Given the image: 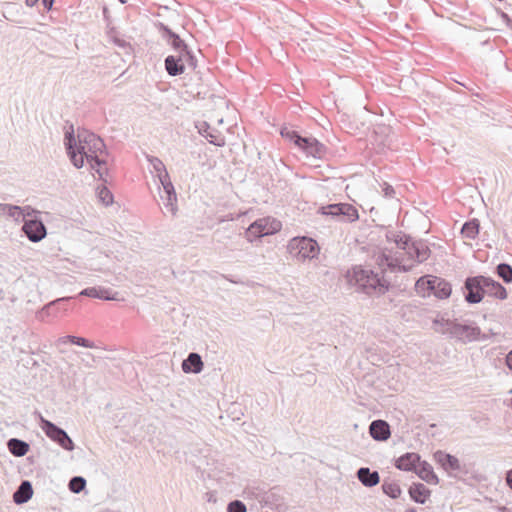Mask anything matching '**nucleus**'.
<instances>
[{
  "instance_id": "f257e3e1",
  "label": "nucleus",
  "mask_w": 512,
  "mask_h": 512,
  "mask_svg": "<svg viewBox=\"0 0 512 512\" xmlns=\"http://www.w3.org/2000/svg\"><path fill=\"white\" fill-rule=\"evenodd\" d=\"M64 146L75 168H82L85 161H87L90 169L98 175L99 180L107 182L104 177L107 174V168H102L103 165H106V160L100 156L103 154L107 155L108 151L104 141L99 136L90 132L83 138L79 135V140L77 141L74 130L71 128L70 131L65 132Z\"/></svg>"
},
{
  "instance_id": "f03ea898",
  "label": "nucleus",
  "mask_w": 512,
  "mask_h": 512,
  "mask_svg": "<svg viewBox=\"0 0 512 512\" xmlns=\"http://www.w3.org/2000/svg\"><path fill=\"white\" fill-rule=\"evenodd\" d=\"M376 263L382 269L381 274L371 269L356 266L353 268V274L349 280L351 284L357 286L358 290L366 295L374 294L381 296L390 290L391 283L384 278L385 270H390L391 272L396 270L408 271V268L400 266L396 259L384 252L377 256Z\"/></svg>"
},
{
  "instance_id": "7ed1b4c3",
  "label": "nucleus",
  "mask_w": 512,
  "mask_h": 512,
  "mask_svg": "<svg viewBox=\"0 0 512 512\" xmlns=\"http://www.w3.org/2000/svg\"><path fill=\"white\" fill-rule=\"evenodd\" d=\"M280 136L307 157L322 159L327 153V147L312 135H301L299 131L288 123L279 127Z\"/></svg>"
},
{
  "instance_id": "20e7f679",
  "label": "nucleus",
  "mask_w": 512,
  "mask_h": 512,
  "mask_svg": "<svg viewBox=\"0 0 512 512\" xmlns=\"http://www.w3.org/2000/svg\"><path fill=\"white\" fill-rule=\"evenodd\" d=\"M448 336L462 344H468L476 341H485L488 339V336L482 333L480 327L475 321H459L456 318L453 319V324L450 328Z\"/></svg>"
},
{
  "instance_id": "39448f33",
  "label": "nucleus",
  "mask_w": 512,
  "mask_h": 512,
  "mask_svg": "<svg viewBox=\"0 0 512 512\" xmlns=\"http://www.w3.org/2000/svg\"><path fill=\"white\" fill-rule=\"evenodd\" d=\"M415 286L417 290H421L441 300L449 298L452 293L451 283L444 278L434 275L419 277Z\"/></svg>"
},
{
  "instance_id": "423d86ee",
  "label": "nucleus",
  "mask_w": 512,
  "mask_h": 512,
  "mask_svg": "<svg viewBox=\"0 0 512 512\" xmlns=\"http://www.w3.org/2000/svg\"><path fill=\"white\" fill-rule=\"evenodd\" d=\"M461 290L466 303L470 305L481 303L486 296V275L466 277Z\"/></svg>"
},
{
  "instance_id": "0eeeda50",
  "label": "nucleus",
  "mask_w": 512,
  "mask_h": 512,
  "mask_svg": "<svg viewBox=\"0 0 512 512\" xmlns=\"http://www.w3.org/2000/svg\"><path fill=\"white\" fill-rule=\"evenodd\" d=\"M317 213L339 222L352 223L359 219L357 208L350 203L339 202L323 205L318 208Z\"/></svg>"
},
{
  "instance_id": "6e6552de",
  "label": "nucleus",
  "mask_w": 512,
  "mask_h": 512,
  "mask_svg": "<svg viewBox=\"0 0 512 512\" xmlns=\"http://www.w3.org/2000/svg\"><path fill=\"white\" fill-rule=\"evenodd\" d=\"M288 250L298 260H311L318 256L320 247L316 240L310 237H294L289 241Z\"/></svg>"
},
{
  "instance_id": "1a4fd4ad",
  "label": "nucleus",
  "mask_w": 512,
  "mask_h": 512,
  "mask_svg": "<svg viewBox=\"0 0 512 512\" xmlns=\"http://www.w3.org/2000/svg\"><path fill=\"white\" fill-rule=\"evenodd\" d=\"M41 428L47 437L57 443L64 450L72 451L74 449V442L64 429L43 417H41Z\"/></svg>"
},
{
  "instance_id": "9d476101",
  "label": "nucleus",
  "mask_w": 512,
  "mask_h": 512,
  "mask_svg": "<svg viewBox=\"0 0 512 512\" xmlns=\"http://www.w3.org/2000/svg\"><path fill=\"white\" fill-rule=\"evenodd\" d=\"M153 25L160 33L162 39L174 52L177 53V55H182L190 48L180 35L174 32L168 25L161 21H154Z\"/></svg>"
},
{
  "instance_id": "9b49d317",
  "label": "nucleus",
  "mask_w": 512,
  "mask_h": 512,
  "mask_svg": "<svg viewBox=\"0 0 512 512\" xmlns=\"http://www.w3.org/2000/svg\"><path fill=\"white\" fill-rule=\"evenodd\" d=\"M21 231L27 239L33 243L40 242L47 235V228L38 215H34L32 218L25 220Z\"/></svg>"
},
{
  "instance_id": "f8f14e48",
  "label": "nucleus",
  "mask_w": 512,
  "mask_h": 512,
  "mask_svg": "<svg viewBox=\"0 0 512 512\" xmlns=\"http://www.w3.org/2000/svg\"><path fill=\"white\" fill-rule=\"evenodd\" d=\"M433 459L449 475H453L454 473L461 471L459 459L450 453L437 450L433 453Z\"/></svg>"
},
{
  "instance_id": "ddd939ff",
  "label": "nucleus",
  "mask_w": 512,
  "mask_h": 512,
  "mask_svg": "<svg viewBox=\"0 0 512 512\" xmlns=\"http://www.w3.org/2000/svg\"><path fill=\"white\" fill-rule=\"evenodd\" d=\"M76 300V296L57 298L44 305L40 311V315L45 314L46 316H55L59 312H67L70 309L71 304L75 303Z\"/></svg>"
},
{
  "instance_id": "4468645a",
  "label": "nucleus",
  "mask_w": 512,
  "mask_h": 512,
  "mask_svg": "<svg viewBox=\"0 0 512 512\" xmlns=\"http://www.w3.org/2000/svg\"><path fill=\"white\" fill-rule=\"evenodd\" d=\"M160 183V198L164 201V204L167 208L170 209L171 212L176 211V203H177V194L174 188V185L170 179V176L165 177L162 180H159Z\"/></svg>"
},
{
  "instance_id": "2eb2a0df",
  "label": "nucleus",
  "mask_w": 512,
  "mask_h": 512,
  "mask_svg": "<svg viewBox=\"0 0 512 512\" xmlns=\"http://www.w3.org/2000/svg\"><path fill=\"white\" fill-rule=\"evenodd\" d=\"M269 218H260L252 222L245 230V238L248 242L253 243L268 236L267 225Z\"/></svg>"
},
{
  "instance_id": "dca6fc26",
  "label": "nucleus",
  "mask_w": 512,
  "mask_h": 512,
  "mask_svg": "<svg viewBox=\"0 0 512 512\" xmlns=\"http://www.w3.org/2000/svg\"><path fill=\"white\" fill-rule=\"evenodd\" d=\"M407 254L418 263H423L428 260L431 255L429 243L424 239H413Z\"/></svg>"
},
{
  "instance_id": "f3484780",
  "label": "nucleus",
  "mask_w": 512,
  "mask_h": 512,
  "mask_svg": "<svg viewBox=\"0 0 512 512\" xmlns=\"http://www.w3.org/2000/svg\"><path fill=\"white\" fill-rule=\"evenodd\" d=\"M198 132L203 136L210 144L217 147H223L225 145L224 136L216 129L211 128L210 125L203 121L198 126Z\"/></svg>"
},
{
  "instance_id": "a211bd4d",
  "label": "nucleus",
  "mask_w": 512,
  "mask_h": 512,
  "mask_svg": "<svg viewBox=\"0 0 512 512\" xmlns=\"http://www.w3.org/2000/svg\"><path fill=\"white\" fill-rule=\"evenodd\" d=\"M421 457L418 453L407 452L395 460L394 466L402 471H414L417 469Z\"/></svg>"
},
{
  "instance_id": "6ab92c4d",
  "label": "nucleus",
  "mask_w": 512,
  "mask_h": 512,
  "mask_svg": "<svg viewBox=\"0 0 512 512\" xmlns=\"http://www.w3.org/2000/svg\"><path fill=\"white\" fill-rule=\"evenodd\" d=\"M164 67L171 77L180 76L185 72L186 66L182 55H168L164 59Z\"/></svg>"
},
{
  "instance_id": "aec40b11",
  "label": "nucleus",
  "mask_w": 512,
  "mask_h": 512,
  "mask_svg": "<svg viewBox=\"0 0 512 512\" xmlns=\"http://www.w3.org/2000/svg\"><path fill=\"white\" fill-rule=\"evenodd\" d=\"M370 436L376 441H386L390 435V426L385 420L377 419L369 425Z\"/></svg>"
},
{
  "instance_id": "412c9836",
  "label": "nucleus",
  "mask_w": 512,
  "mask_h": 512,
  "mask_svg": "<svg viewBox=\"0 0 512 512\" xmlns=\"http://www.w3.org/2000/svg\"><path fill=\"white\" fill-rule=\"evenodd\" d=\"M356 476L360 483L367 488L375 487L380 483L379 472L371 470L369 467H360L356 472Z\"/></svg>"
},
{
  "instance_id": "4be33fe9",
  "label": "nucleus",
  "mask_w": 512,
  "mask_h": 512,
  "mask_svg": "<svg viewBox=\"0 0 512 512\" xmlns=\"http://www.w3.org/2000/svg\"><path fill=\"white\" fill-rule=\"evenodd\" d=\"M408 493L410 498L418 504H425L431 495L430 489L420 482L412 483L408 489Z\"/></svg>"
},
{
  "instance_id": "5701e85b",
  "label": "nucleus",
  "mask_w": 512,
  "mask_h": 512,
  "mask_svg": "<svg viewBox=\"0 0 512 512\" xmlns=\"http://www.w3.org/2000/svg\"><path fill=\"white\" fill-rule=\"evenodd\" d=\"M506 288L497 280L490 276H486V296L505 300L507 298Z\"/></svg>"
},
{
  "instance_id": "b1692460",
  "label": "nucleus",
  "mask_w": 512,
  "mask_h": 512,
  "mask_svg": "<svg viewBox=\"0 0 512 512\" xmlns=\"http://www.w3.org/2000/svg\"><path fill=\"white\" fill-rule=\"evenodd\" d=\"M415 473L428 484L437 485L439 478L435 474L433 467L427 461H420Z\"/></svg>"
},
{
  "instance_id": "393cba45",
  "label": "nucleus",
  "mask_w": 512,
  "mask_h": 512,
  "mask_svg": "<svg viewBox=\"0 0 512 512\" xmlns=\"http://www.w3.org/2000/svg\"><path fill=\"white\" fill-rule=\"evenodd\" d=\"M203 361L201 356L196 352L188 354L187 358L182 362V369L185 373H200L203 369Z\"/></svg>"
},
{
  "instance_id": "a878e982",
  "label": "nucleus",
  "mask_w": 512,
  "mask_h": 512,
  "mask_svg": "<svg viewBox=\"0 0 512 512\" xmlns=\"http://www.w3.org/2000/svg\"><path fill=\"white\" fill-rule=\"evenodd\" d=\"M33 496V487L30 481L23 480L13 494V500L16 504H24Z\"/></svg>"
},
{
  "instance_id": "bb28decb",
  "label": "nucleus",
  "mask_w": 512,
  "mask_h": 512,
  "mask_svg": "<svg viewBox=\"0 0 512 512\" xmlns=\"http://www.w3.org/2000/svg\"><path fill=\"white\" fill-rule=\"evenodd\" d=\"M82 296L90 297L93 299L100 300H112L114 299L112 296V292L110 289L103 287H88L83 289L80 293L76 295V298H80Z\"/></svg>"
},
{
  "instance_id": "cd10ccee",
  "label": "nucleus",
  "mask_w": 512,
  "mask_h": 512,
  "mask_svg": "<svg viewBox=\"0 0 512 512\" xmlns=\"http://www.w3.org/2000/svg\"><path fill=\"white\" fill-rule=\"evenodd\" d=\"M480 232V221L477 218H471L465 221L461 227L460 234L467 239L475 240Z\"/></svg>"
},
{
  "instance_id": "c85d7f7f",
  "label": "nucleus",
  "mask_w": 512,
  "mask_h": 512,
  "mask_svg": "<svg viewBox=\"0 0 512 512\" xmlns=\"http://www.w3.org/2000/svg\"><path fill=\"white\" fill-rule=\"evenodd\" d=\"M106 35L109 41H111L115 46L124 49L126 53L133 51L132 45L128 41L120 37L116 27L109 26V28L106 29Z\"/></svg>"
},
{
  "instance_id": "c756f323",
  "label": "nucleus",
  "mask_w": 512,
  "mask_h": 512,
  "mask_svg": "<svg viewBox=\"0 0 512 512\" xmlns=\"http://www.w3.org/2000/svg\"><path fill=\"white\" fill-rule=\"evenodd\" d=\"M7 448L12 455L16 457H22L27 454L30 446L24 440L18 438H11L7 442Z\"/></svg>"
},
{
  "instance_id": "7c9ffc66",
  "label": "nucleus",
  "mask_w": 512,
  "mask_h": 512,
  "mask_svg": "<svg viewBox=\"0 0 512 512\" xmlns=\"http://www.w3.org/2000/svg\"><path fill=\"white\" fill-rule=\"evenodd\" d=\"M73 344L84 348H94L95 344L89 339L75 335H66L57 339L58 345Z\"/></svg>"
},
{
  "instance_id": "2f4dec72",
  "label": "nucleus",
  "mask_w": 512,
  "mask_h": 512,
  "mask_svg": "<svg viewBox=\"0 0 512 512\" xmlns=\"http://www.w3.org/2000/svg\"><path fill=\"white\" fill-rule=\"evenodd\" d=\"M147 160L152 166L158 181L164 179L165 177L170 176L166 169V166L164 165L161 159L155 156H148Z\"/></svg>"
},
{
  "instance_id": "473e14b6",
  "label": "nucleus",
  "mask_w": 512,
  "mask_h": 512,
  "mask_svg": "<svg viewBox=\"0 0 512 512\" xmlns=\"http://www.w3.org/2000/svg\"><path fill=\"white\" fill-rule=\"evenodd\" d=\"M0 213L13 218L17 222L20 221L21 216H23V210L21 209V206L7 203L0 204Z\"/></svg>"
},
{
  "instance_id": "72a5a7b5",
  "label": "nucleus",
  "mask_w": 512,
  "mask_h": 512,
  "mask_svg": "<svg viewBox=\"0 0 512 512\" xmlns=\"http://www.w3.org/2000/svg\"><path fill=\"white\" fill-rule=\"evenodd\" d=\"M432 324L436 332L448 335L453 324V319L444 318L441 315H437V317L432 320Z\"/></svg>"
},
{
  "instance_id": "f704fd0d",
  "label": "nucleus",
  "mask_w": 512,
  "mask_h": 512,
  "mask_svg": "<svg viewBox=\"0 0 512 512\" xmlns=\"http://www.w3.org/2000/svg\"><path fill=\"white\" fill-rule=\"evenodd\" d=\"M382 492L390 497L391 499H397L400 497L402 490L398 483L394 481L384 480L381 485Z\"/></svg>"
},
{
  "instance_id": "c9c22d12",
  "label": "nucleus",
  "mask_w": 512,
  "mask_h": 512,
  "mask_svg": "<svg viewBox=\"0 0 512 512\" xmlns=\"http://www.w3.org/2000/svg\"><path fill=\"white\" fill-rule=\"evenodd\" d=\"M496 274L505 283H512V266L506 262H501L496 266Z\"/></svg>"
},
{
  "instance_id": "e433bc0d",
  "label": "nucleus",
  "mask_w": 512,
  "mask_h": 512,
  "mask_svg": "<svg viewBox=\"0 0 512 512\" xmlns=\"http://www.w3.org/2000/svg\"><path fill=\"white\" fill-rule=\"evenodd\" d=\"M97 196L105 206H109L114 202V196L106 186H99L97 188Z\"/></svg>"
},
{
  "instance_id": "4c0bfd02",
  "label": "nucleus",
  "mask_w": 512,
  "mask_h": 512,
  "mask_svg": "<svg viewBox=\"0 0 512 512\" xmlns=\"http://www.w3.org/2000/svg\"><path fill=\"white\" fill-rule=\"evenodd\" d=\"M68 487L73 493H80L86 487V480L82 476H73L68 484Z\"/></svg>"
},
{
  "instance_id": "58836bf2",
  "label": "nucleus",
  "mask_w": 512,
  "mask_h": 512,
  "mask_svg": "<svg viewBox=\"0 0 512 512\" xmlns=\"http://www.w3.org/2000/svg\"><path fill=\"white\" fill-rule=\"evenodd\" d=\"M182 58L183 62H186L187 66L191 68V70H196L198 66V60L191 48H189L188 50H186V52L182 54Z\"/></svg>"
},
{
  "instance_id": "ea45409f",
  "label": "nucleus",
  "mask_w": 512,
  "mask_h": 512,
  "mask_svg": "<svg viewBox=\"0 0 512 512\" xmlns=\"http://www.w3.org/2000/svg\"><path fill=\"white\" fill-rule=\"evenodd\" d=\"M227 512H247V508L241 500H233L228 503Z\"/></svg>"
},
{
  "instance_id": "a19ab883",
  "label": "nucleus",
  "mask_w": 512,
  "mask_h": 512,
  "mask_svg": "<svg viewBox=\"0 0 512 512\" xmlns=\"http://www.w3.org/2000/svg\"><path fill=\"white\" fill-rule=\"evenodd\" d=\"M413 239L414 238L411 235L403 232L401 240L399 241L400 246H398V248L408 252V250L413 242Z\"/></svg>"
},
{
  "instance_id": "79ce46f5",
  "label": "nucleus",
  "mask_w": 512,
  "mask_h": 512,
  "mask_svg": "<svg viewBox=\"0 0 512 512\" xmlns=\"http://www.w3.org/2000/svg\"><path fill=\"white\" fill-rule=\"evenodd\" d=\"M282 228V224L280 221L276 220V219H272L270 220L269 219V223L267 225V232H269V235H273V234H276L277 232H279Z\"/></svg>"
},
{
  "instance_id": "37998d69",
  "label": "nucleus",
  "mask_w": 512,
  "mask_h": 512,
  "mask_svg": "<svg viewBox=\"0 0 512 512\" xmlns=\"http://www.w3.org/2000/svg\"><path fill=\"white\" fill-rule=\"evenodd\" d=\"M23 210V216H21V221L24 223L25 220L32 218L34 215L39 214L34 208L29 205L21 207Z\"/></svg>"
},
{
  "instance_id": "c03bdc74",
  "label": "nucleus",
  "mask_w": 512,
  "mask_h": 512,
  "mask_svg": "<svg viewBox=\"0 0 512 512\" xmlns=\"http://www.w3.org/2000/svg\"><path fill=\"white\" fill-rule=\"evenodd\" d=\"M496 12L497 14L499 15V17L502 19V21L505 23V25L510 29L512 30V18L506 13L504 12L503 10H501L500 8H497L496 9Z\"/></svg>"
},
{
  "instance_id": "a18cd8bd",
  "label": "nucleus",
  "mask_w": 512,
  "mask_h": 512,
  "mask_svg": "<svg viewBox=\"0 0 512 512\" xmlns=\"http://www.w3.org/2000/svg\"><path fill=\"white\" fill-rule=\"evenodd\" d=\"M450 80H451L453 83H456V84H458L459 86H461V87L465 88L466 90L470 91V92L472 93V95H474V96H476V97H478V98L482 99L481 94H480V93H478V92H476V91H474L473 87H471V86H470L469 84H467L466 82H461V81H459V80H457V79H455V78H450Z\"/></svg>"
},
{
  "instance_id": "49530a36",
  "label": "nucleus",
  "mask_w": 512,
  "mask_h": 512,
  "mask_svg": "<svg viewBox=\"0 0 512 512\" xmlns=\"http://www.w3.org/2000/svg\"><path fill=\"white\" fill-rule=\"evenodd\" d=\"M102 15H103L104 21L106 22V29H108L109 26H112V20H111L109 8L105 4L102 6Z\"/></svg>"
},
{
  "instance_id": "de8ad7c7",
  "label": "nucleus",
  "mask_w": 512,
  "mask_h": 512,
  "mask_svg": "<svg viewBox=\"0 0 512 512\" xmlns=\"http://www.w3.org/2000/svg\"><path fill=\"white\" fill-rule=\"evenodd\" d=\"M383 192L386 197L392 198L395 195V189L392 185L388 183H384L383 185Z\"/></svg>"
},
{
  "instance_id": "09e8293b",
  "label": "nucleus",
  "mask_w": 512,
  "mask_h": 512,
  "mask_svg": "<svg viewBox=\"0 0 512 512\" xmlns=\"http://www.w3.org/2000/svg\"><path fill=\"white\" fill-rule=\"evenodd\" d=\"M238 218V215H235L233 213H228L226 215H223L221 217L218 218V222L219 223H224V222H228V221H234Z\"/></svg>"
},
{
  "instance_id": "8fccbe9b",
  "label": "nucleus",
  "mask_w": 512,
  "mask_h": 512,
  "mask_svg": "<svg viewBox=\"0 0 512 512\" xmlns=\"http://www.w3.org/2000/svg\"><path fill=\"white\" fill-rule=\"evenodd\" d=\"M56 0H42L43 8L46 12H50L53 9Z\"/></svg>"
},
{
  "instance_id": "3c124183",
  "label": "nucleus",
  "mask_w": 512,
  "mask_h": 512,
  "mask_svg": "<svg viewBox=\"0 0 512 512\" xmlns=\"http://www.w3.org/2000/svg\"><path fill=\"white\" fill-rule=\"evenodd\" d=\"M396 235H398V231L388 230L385 234V237L388 242H393Z\"/></svg>"
},
{
  "instance_id": "603ef678",
  "label": "nucleus",
  "mask_w": 512,
  "mask_h": 512,
  "mask_svg": "<svg viewBox=\"0 0 512 512\" xmlns=\"http://www.w3.org/2000/svg\"><path fill=\"white\" fill-rule=\"evenodd\" d=\"M507 367L512 370V349L507 353L505 357Z\"/></svg>"
},
{
  "instance_id": "864d4df0",
  "label": "nucleus",
  "mask_w": 512,
  "mask_h": 512,
  "mask_svg": "<svg viewBox=\"0 0 512 512\" xmlns=\"http://www.w3.org/2000/svg\"><path fill=\"white\" fill-rule=\"evenodd\" d=\"M446 87H447V89H449L452 92H455V93L460 94V95H465V93L462 90L458 89L457 87L453 86L450 83H447Z\"/></svg>"
},
{
  "instance_id": "5fc2aeb1",
  "label": "nucleus",
  "mask_w": 512,
  "mask_h": 512,
  "mask_svg": "<svg viewBox=\"0 0 512 512\" xmlns=\"http://www.w3.org/2000/svg\"><path fill=\"white\" fill-rule=\"evenodd\" d=\"M506 483L509 488L512 490V469L506 472Z\"/></svg>"
},
{
  "instance_id": "6e6d98bb",
  "label": "nucleus",
  "mask_w": 512,
  "mask_h": 512,
  "mask_svg": "<svg viewBox=\"0 0 512 512\" xmlns=\"http://www.w3.org/2000/svg\"><path fill=\"white\" fill-rule=\"evenodd\" d=\"M402 231H398V235L395 236L394 240L392 243H394L397 247L400 246L399 244V241L401 240V237H402Z\"/></svg>"
},
{
  "instance_id": "4d7b16f0",
  "label": "nucleus",
  "mask_w": 512,
  "mask_h": 512,
  "mask_svg": "<svg viewBox=\"0 0 512 512\" xmlns=\"http://www.w3.org/2000/svg\"><path fill=\"white\" fill-rule=\"evenodd\" d=\"M207 496H208V501L211 502V501H214L213 499V494L212 493H207Z\"/></svg>"
},
{
  "instance_id": "13d9d810",
  "label": "nucleus",
  "mask_w": 512,
  "mask_h": 512,
  "mask_svg": "<svg viewBox=\"0 0 512 512\" xmlns=\"http://www.w3.org/2000/svg\"><path fill=\"white\" fill-rule=\"evenodd\" d=\"M406 512H417V510L414 507H410L406 510Z\"/></svg>"
},
{
  "instance_id": "bf43d9fd",
  "label": "nucleus",
  "mask_w": 512,
  "mask_h": 512,
  "mask_svg": "<svg viewBox=\"0 0 512 512\" xmlns=\"http://www.w3.org/2000/svg\"><path fill=\"white\" fill-rule=\"evenodd\" d=\"M390 388H392L393 391L395 392H398L399 390L397 389L398 386H389Z\"/></svg>"
},
{
  "instance_id": "052dcab7",
  "label": "nucleus",
  "mask_w": 512,
  "mask_h": 512,
  "mask_svg": "<svg viewBox=\"0 0 512 512\" xmlns=\"http://www.w3.org/2000/svg\"><path fill=\"white\" fill-rule=\"evenodd\" d=\"M163 9L169 11V8L167 6L163 7Z\"/></svg>"
},
{
  "instance_id": "680f3d73",
  "label": "nucleus",
  "mask_w": 512,
  "mask_h": 512,
  "mask_svg": "<svg viewBox=\"0 0 512 512\" xmlns=\"http://www.w3.org/2000/svg\"><path fill=\"white\" fill-rule=\"evenodd\" d=\"M3 291L0 289V299L2 298Z\"/></svg>"
},
{
  "instance_id": "e2e57ef3",
  "label": "nucleus",
  "mask_w": 512,
  "mask_h": 512,
  "mask_svg": "<svg viewBox=\"0 0 512 512\" xmlns=\"http://www.w3.org/2000/svg\"><path fill=\"white\" fill-rule=\"evenodd\" d=\"M120 1H121V3H125V0H120Z\"/></svg>"
}]
</instances>
